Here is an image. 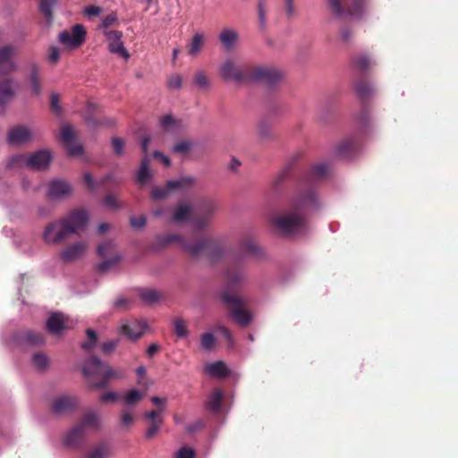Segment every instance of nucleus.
Here are the masks:
<instances>
[{
	"instance_id": "obj_27",
	"label": "nucleus",
	"mask_w": 458,
	"mask_h": 458,
	"mask_svg": "<svg viewBox=\"0 0 458 458\" xmlns=\"http://www.w3.org/2000/svg\"><path fill=\"white\" fill-rule=\"evenodd\" d=\"M356 150V143L352 139H345L336 148V155L341 157H350Z\"/></svg>"
},
{
	"instance_id": "obj_48",
	"label": "nucleus",
	"mask_w": 458,
	"mask_h": 458,
	"mask_svg": "<svg viewBox=\"0 0 458 458\" xmlns=\"http://www.w3.org/2000/svg\"><path fill=\"white\" fill-rule=\"evenodd\" d=\"M216 338L211 333H205L201 335L200 345L204 350L210 351L215 347Z\"/></svg>"
},
{
	"instance_id": "obj_30",
	"label": "nucleus",
	"mask_w": 458,
	"mask_h": 458,
	"mask_svg": "<svg viewBox=\"0 0 458 458\" xmlns=\"http://www.w3.org/2000/svg\"><path fill=\"white\" fill-rule=\"evenodd\" d=\"M195 178L192 176H182L177 180H170L166 182L169 190L190 189L195 183Z\"/></svg>"
},
{
	"instance_id": "obj_62",
	"label": "nucleus",
	"mask_w": 458,
	"mask_h": 458,
	"mask_svg": "<svg viewBox=\"0 0 458 458\" xmlns=\"http://www.w3.org/2000/svg\"><path fill=\"white\" fill-rule=\"evenodd\" d=\"M287 170L280 172L272 182V189L276 191L277 187L285 180L287 176Z\"/></svg>"
},
{
	"instance_id": "obj_49",
	"label": "nucleus",
	"mask_w": 458,
	"mask_h": 458,
	"mask_svg": "<svg viewBox=\"0 0 458 458\" xmlns=\"http://www.w3.org/2000/svg\"><path fill=\"white\" fill-rule=\"evenodd\" d=\"M114 244L112 241H105L98 246L97 252L101 258L112 253Z\"/></svg>"
},
{
	"instance_id": "obj_25",
	"label": "nucleus",
	"mask_w": 458,
	"mask_h": 458,
	"mask_svg": "<svg viewBox=\"0 0 458 458\" xmlns=\"http://www.w3.org/2000/svg\"><path fill=\"white\" fill-rule=\"evenodd\" d=\"M224 399V394L219 389H215L208 395V400L205 403V406L213 413H218L220 411L222 402Z\"/></svg>"
},
{
	"instance_id": "obj_44",
	"label": "nucleus",
	"mask_w": 458,
	"mask_h": 458,
	"mask_svg": "<svg viewBox=\"0 0 458 458\" xmlns=\"http://www.w3.org/2000/svg\"><path fill=\"white\" fill-rule=\"evenodd\" d=\"M160 126L165 131H173L178 127V122L171 114L160 118Z\"/></svg>"
},
{
	"instance_id": "obj_53",
	"label": "nucleus",
	"mask_w": 458,
	"mask_h": 458,
	"mask_svg": "<svg viewBox=\"0 0 458 458\" xmlns=\"http://www.w3.org/2000/svg\"><path fill=\"white\" fill-rule=\"evenodd\" d=\"M172 190H169L167 185L165 187H156L152 190L151 198L153 199H161L165 198Z\"/></svg>"
},
{
	"instance_id": "obj_35",
	"label": "nucleus",
	"mask_w": 458,
	"mask_h": 458,
	"mask_svg": "<svg viewBox=\"0 0 458 458\" xmlns=\"http://www.w3.org/2000/svg\"><path fill=\"white\" fill-rule=\"evenodd\" d=\"M257 134L260 141H268L274 138L272 127L267 122H260L258 124Z\"/></svg>"
},
{
	"instance_id": "obj_32",
	"label": "nucleus",
	"mask_w": 458,
	"mask_h": 458,
	"mask_svg": "<svg viewBox=\"0 0 458 458\" xmlns=\"http://www.w3.org/2000/svg\"><path fill=\"white\" fill-rule=\"evenodd\" d=\"M148 165L149 158L148 157H144L141 160L140 167L137 175V181L141 185L146 184L152 176Z\"/></svg>"
},
{
	"instance_id": "obj_15",
	"label": "nucleus",
	"mask_w": 458,
	"mask_h": 458,
	"mask_svg": "<svg viewBox=\"0 0 458 458\" xmlns=\"http://www.w3.org/2000/svg\"><path fill=\"white\" fill-rule=\"evenodd\" d=\"M88 250V243L84 241L75 242L64 248L59 254L62 261L68 263L81 258Z\"/></svg>"
},
{
	"instance_id": "obj_43",
	"label": "nucleus",
	"mask_w": 458,
	"mask_h": 458,
	"mask_svg": "<svg viewBox=\"0 0 458 458\" xmlns=\"http://www.w3.org/2000/svg\"><path fill=\"white\" fill-rule=\"evenodd\" d=\"M163 423L164 420L148 421V427L145 432V438L150 440L155 437L157 435Z\"/></svg>"
},
{
	"instance_id": "obj_59",
	"label": "nucleus",
	"mask_w": 458,
	"mask_h": 458,
	"mask_svg": "<svg viewBox=\"0 0 458 458\" xmlns=\"http://www.w3.org/2000/svg\"><path fill=\"white\" fill-rule=\"evenodd\" d=\"M119 340H111L102 344V352L106 354L112 353L117 347Z\"/></svg>"
},
{
	"instance_id": "obj_23",
	"label": "nucleus",
	"mask_w": 458,
	"mask_h": 458,
	"mask_svg": "<svg viewBox=\"0 0 458 458\" xmlns=\"http://www.w3.org/2000/svg\"><path fill=\"white\" fill-rule=\"evenodd\" d=\"M205 371L210 375L211 377H218V378H225L230 376L231 371L226 366V364L223 361H216L210 364H208L205 367Z\"/></svg>"
},
{
	"instance_id": "obj_24",
	"label": "nucleus",
	"mask_w": 458,
	"mask_h": 458,
	"mask_svg": "<svg viewBox=\"0 0 458 458\" xmlns=\"http://www.w3.org/2000/svg\"><path fill=\"white\" fill-rule=\"evenodd\" d=\"M85 432L82 425H75L64 436V442L65 445L75 446L83 439Z\"/></svg>"
},
{
	"instance_id": "obj_56",
	"label": "nucleus",
	"mask_w": 458,
	"mask_h": 458,
	"mask_svg": "<svg viewBox=\"0 0 458 458\" xmlns=\"http://www.w3.org/2000/svg\"><path fill=\"white\" fill-rule=\"evenodd\" d=\"M163 411H164V408L161 407L157 410L146 411L143 414V418L148 420V421L163 420V419L160 417V414Z\"/></svg>"
},
{
	"instance_id": "obj_6",
	"label": "nucleus",
	"mask_w": 458,
	"mask_h": 458,
	"mask_svg": "<svg viewBox=\"0 0 458 458\" xmlns=\"http://www.w3.org/2000/svg\"><path fill=\"white\" fill-rule=\"evenodd\" d=\"M82 372L90 380L91 386L95 388L105 387L110 378L116 377L115 371L96 356H92L86 360Z\"/></svg>"
},
{
	"instance_id": "obj_14",
	"label": "nucleus",
	"mask_w": 458,
	"mask_h": 458,
	"mask_svg": "<svg viewBox=\"0 0 458 458\" xmlns=\"http://www.w3.org/2000/svg\"><path fill=\"white\" fill-rule=\"evenodd\" d=\"M16 47L13 45L0 47V76L9 74L16 70L13 56Z\"/></svg>"
},
{
	"instance_id": "obj_8",
	"label": "nucleus",
	"mask_w": 458,
	"mask_h": 458,
	"mask_svg": "<svg viewBox=\"0 0 458 458\" xmlns=\"http://www.w3.org/2000/svg\"><path fill=\"white\" fill-rule=\"evenodd\" d=\"M217 209V204L214 199H204L200 200L192 214L191 223L197 230H204L208 228L215 213Z\"/></svg>"
},
{
	"instance_id": "obj_39",
	"label": "nucleus",
	"mask_w": 458,
	"mask_h": 458,
	"mask_svg": "<svg viewBox=\"0 0 458 458\" xmlns=\"http://www.w3.org/2000/svg\"><path fill=\"white\" fill-rule=\"evenodd\" d=\"M352 65L360 72H365L369 68L370 60L367 55H359L352 58Z\"/></svg>"
},
{
	"instance_id": "obj_11",
	"label": "nucleus",
	"mask_w": 458,
	"mask_h": 458,
	"mask_svg": "<svg viewBox=\"0 0 458 458\" xmlns=\"http://www.w3.org/2000/svg\"><path fill=\"white\" fill-rule=\"evenodd\" d=\"M103 34L108 42V50L110 53L119 55L125 60L130 58L131 55L122 41L123 36L122 31L106 30L103 31Z\"/></svg>"
},
{
	"instance_id": "obj_61",
	"label": "nucleus",
	"mask_w": 458,
	"mask_h": 458,
	"mask_svg": "<svg viewBox=\"0 0 458 458\" xmlns=\"http://www.w3.org/2000/svg\"><path fill=\"white\" fill-rule=\"evenodd\" d=\"M101 7L97 5H89L83 11L84 14L88 17L98 16L101 13Z\"/></svg>"
},
{
	"instance_id": "obj_36",
	"label": "nucleus",
	"mask_w": 458,
	"mask_h": 458,
	"mask_svg": "<svg viewBox=\"0 0 458 458\" xmlns=\"http://www.w3.org/2000/svg\"><path fill=\"white\" fill-rule=\"evenodd\" d=\"M238 35L234 30H225L220 33L219 38L226 49H231L237 40Z\"/></svg>"
},
{
	"instance_id": "obj_41",
	"label": "nucleus",
	"mask_w": 458,
	"mask_h": 458,
	"mask_svg": "<svg viewBox=\"0 0 458 458\" xmlns=\"http://www.w3.org/2000/svg\"><path fill=\"white\" fill-rule=\"evenodd\" d=\"M86 335H87L88 340L86 342H83L81 344V347L84 351H91L96 346V344L98 341V335H97L96 332L90 328L86 330Z\"/></svg>"
},
{
	"instance_id": "obj_55",
	"label": "nucleus",
	"mask_w": 458,
	"mask_h": 458,
	"mask_svg": "<svg viewBox=\"0 0 458 458\" xmlns=\"http://www.w3.org/2000/svg\"><path fill=\"white\" fill-rule=\"evenodd\" d=\"M59 95L57 93H52L50 98V107L51 110L55 113L56 115H60L62 114V107L59 105Z\"/></svg>"
},
{
	"instance_id": "obj_58",
	"label": "nucleus",
	"mask_w": 458,
	"mask_h": 458,
	"mask_svg": "<svg viewBox=\"0 0 458 458\" xmlns=\"http://www.w3.org/2000/svg\"><path fill=\"white\" fill-rule=\"evenodd\" d=\"M191 148V143L186 140H182L174 144V151L175 153L183 154L190 150Z\"/></svg>"
},
{
	"instance_id": "obj_22",
	"label": "nucleus",
	"mask_w": 458,
	"mask_h": 458,
	"mask_svg": "<svg viewBox=\"0 0 458 458\" xmlns=\"http://www.w3.org/2000/svg\"><path fill=\"white\" fill-rule=\"evenodd\" d=\"M240 248L246 254L256 257L258 259H264L266 257L263 249L256 243L251 238H244L240 242Z\"/></svg>"
},
{
	"instance_id": "obj_10",
	"label": "nucleus",
	"mask_w": 458,
	"mask_h": 458,
	"mask_svg": "<svg viewBox=\"0 0 458 458\" xmlns=\"http://www.w3.org/2000/svg\"><path fill=\"white\" fill-rule=\"evenodd\" d=\"M16 158L20 163L25 164L30 168L42 170L49 165L52 157L48 150L43 149L31 155L19 156Z\"/></svg>"
},
{
	"instance_id": "obj_54",
	"label": "nucleus",
	"mask_w": 458,
	"mask_h": 458,
	"mask_svg": "<svg viewBox=\"0 0 458 458\" xmlns=\"http://www.w3.org/2000/svg\"><path fill=\"white\" fill-rule=\"evenodd\" d=\"M112 145H113L114 152L117 156L123 155V148L125 146V141L123 139L117 138V137L112 138Z\"/></svg>"
},
{
	"instance_id": "obj_17",
	"label": "nucleus",
	"mask_w": 458,
	"mask_h": 458,
	"mask_svg": "<svg viewBox=\"0 0 458 458\" xmlns=\"http://www.w3.org/2000/svg\"><path fill=\"white\" fill-rule=\"evenodd\" d=\"M78 405V399L72 395H61L52 402V411L55 414L72 411Z\"/></svg>"
},
{
	"instance_id": "obj_31",
	"label": "nucleus",
	"mask_w": 458,
	"mask_h": 458,
	"mask_svg": "<svg viewBox=\"0 0 458 458\" xmlns=\"http://www.w3.org/2000/svg\"><path fill=\"white\" fill-rule=\"evenodd\" d=\"M110 449L107 444L100 443L89 449L84 458H108Z\"/></svg>"
},
{
	"instance_id": "obj_42",
	"label": "nucleus",
	"mask_w": 458,
	"mask_h": 458,
	"mask_svg": "<svg viewBox=\"0 0 458 458\" xmlns=\"http://www.w3.org/2000/svg\"><path fill=\"white\" fill-rule=\"evenodd\" d=\"M174 333L179 337H184L188 335V327L186 322L181 318H175L173 320Z\"/></svg>"
},
{
	"instance_id": "obj_38",
	"label": "nucleus",
	"mask_w": 458,
	"mask_h": 458,
	"mask_svg": "<svg viewBox=\"0 0 458 458\" xmlns=\"http://www.w3.org/2000/svg\"><path fill=\"white\" fill-rule=\"evenodd\" d=\"M76 134L73 127L70 124H64L61 129V140L65 145L73 143Z\"/></svg>"
},
{
	"instance_id": "obj_13",
	"label": "nucleus",
	"mask_w": 458,
	"mask_h": 458,
	"mask_svg": "<svg viewBox=\"0 0 458 458\" xmlns=\"http://www.w3.org/2000/svg\"><path fill=\"white\" fill-rule=\"evenodd\" d=\"M329 173V166L327 164L321 163L314 165L311 169L310 175L309 178L302 182L300 186L299 193L307 194L309 191H313L315 196L317 197L314 182L316 180H320L325 178Z\"/></svg>"
},
{
	"instance_id": "obj_33",
	"label": "nucleus",
	"mask_w": 458,
	"mask_h": 458,
	"mask_svg": "<svg viewBox=\"0 0 458 458\" xmlns=\"http://www.w3.org/2000/svg\"><path fill=\"white\" fill-rule=\"evenodd\" d=\"M20 339L21 341L33 346H39L45 342L43 335L34 331H26L22 333Z\"/></svg>"
},
{
	"instance_id": "obj_3",
	"label": "nucleus",
	"mask_w": 458,
	"mask_h": 458,
	"mask_svg": "<svg viewBox=\"0 0 458 458\" xmlns=\"http://www.w3.org/2000/svg\"><path fill=\"white\" fill-rule=\"evenodd\" d=\"M244 279V269L242 265V258L237 257L231 262L226 269V289L222 293L223 301L230 307L232 318L240 326L247 327L252 318L244 309L243 300L235 293L233 288Z\"/></svg>"
},
{
	"instance_id": "obj_40",
	"label": "nucleus",
	"mask_w": 458,
	"mask_h": 458,
	"mask_svg": "<svg viewBox=\"0 0 458 458\" xmlns=\"http://www.w3.org/2000/svg\"><path fill=\"white\" fill-rule=\"evenodd\" d=\"M143 397H144L143 392H140L137 389H131L124 395L123 400L127 405H133V404L139 403L140 401H141Z\"/></svg>"
},
{
	"instance_id": "obj_37",
	"label": "nucleus",
	"mask_w": 458,
	"mask_h": 458,
	"mask_svg": "<svg viewBox=\"0 0 458 458\" xmlns=\"http://www.w3.org/2000/svg\"><path fill=\"white\" fill-rule=\"evenodd\" d=\"M140 297L146 303L152 304L157 302L160 300L161 295L157 291L154 289L146 288L140 290Z\"/></svg>"
},
{
	"instance_id": "obj_51",
	"label": "nucleus",
	"mask_w": 458,
	"mask_h": 458,
	"mask_svg": "<svg viewBox=\"0 0 458 458\" xmlns=\"http://www.w3.org/2000/svg\"><path fill=\"white\" fill-rule=\"evenodd\" d=\"M120 259H121L120 256L118 254H115L114 257L99 263L98 266V270L99 272H106L110 267H112L113 266L117 264L120 261Z\"/></svg>"
},
{
	"instance_id": "obj_52",
	"label": "nucleus",
	"mask_w": 458,
	"mask_h": 458,
	"mask_svg": "<svg viewBox=\"0 0 458 458\" xmlns=\"http://www.w3.org/2000/svg\"><path fill=\"white\" fill-rule=\"evenodd\" d=\"M118 17L115 13H111L106 15L103 20L99 28L104 29V30H107L109 27L114 26L117 24Z\"/></svg>"
},
{
	"instance_id": "obj_34",
	"label": "nucleus",
	"mask_w": 458,
	"mask_h": 458,
	"mask_svg": "<svg viewBox=\"0 0 458 458\" xmlns=\"http://www.w3.org/2000/svg\"><path fill=\"white\" fill-rule=\"evenodd\" d=\"M77 425H82L84 432L86 428H97L99 425V417L95 411H88Z\"/></svg>"
},
{
	"instance_id": "obj_18",
	"label": "nucleus",
	"mask_w": 458,
	"mask_h": 458,
	"mask_svg": "<svg viewBox=\"0 0 458 458\" xmlns=\"http://www.w3.org/2000/svg\"><path fill=\"white\" fill-rule=\"evenodd\" d=\"M72 191V186L67 182L53 180L49 183L47 196L51 199H61L68 197Z\"/></svg>"
},
{
	"instance_id": "obj_28",
	"label": "nucleus",
	"mask_w": 458,
	"mask_h": 458,
	"mask_svg": "<svg viewBox=\"0 0 458 458\" xmlns=\"http://www.w3.org/2000/svg\"><path fill=\"white\" fill-rule=\"evenodd\" d=\"M56 3L57 0H40L38 9L40 13L45 17L46 22L48 25L53 21V13Z\"/></svg>"
},
{
	"instance_id": "obj_5",
	"label": "nucleus",
	"mask_w": 458,
	"mask_h": 458,
	"mask_svg": "<svg viewBox=\"0 0 458 458\" xmlns=\"http://www.w3.org/2000/svg\"><path fill=\"white\" fill-rule=\"evenodd\" d=\"M159 241L163 245L177 242L191 257L199 258L205 256L212 262L219 259L224 253V247L221 242L210 237H202L189 242L181 234L172 233L159 237Z\"/></svg>"
},
{
	"instance_id": "obj_50",
	"label": "nucleus",
	"mask_w": 458,
	"mask_h": 458,
	"mask_svg": "<svg viewBox=\"0 0 458 458\" xmlns=\"http://www.w3.org/2000/svg\"><path fill=\"white\" fill-rule=\"evenodd\" d=\"M34 365L39 369H45L48 365V358L42 352H37L32 358Z\"/></svg>"
},
{
	"instance_id": "obj_7",
	"label": "nucleus",
	"mask_w": 458,
	"mask_h": 458,
	"mask_svg": "<svg viewBox=\"0 0 458 458\" xmlns=\"http://www.w3.org/2000/svg\"><path fill=\"white\" fill-rule=\"evenodd\" d=\"M368 0H328L330 12L339 19L361 18Z\"/></svg>"
},
{
	"instance_id": "obj_12",
	"label": "nucleus",
	"mask_w": 458,
	"mask_h": 458,
	"mask_svg": "<svg viewBox=\"0 0 458 458\" xmlns=\"http://www.w3.org/2000/svg\"><path fill=\"white\" fill-rule=\"evenodd\" d=\"M86 30L83 25L76 24L72 31L64 30L59 34V41L72 47H79L85 41Z\"/></svg>"
},
{
	"instance_id": "obj_1",
	"label": "nucleus",
	"mask_w": 458,
	"mask_h": 458,
	"mask_svg": "<svg viewBox=\"0 0 458 458\" xmlns=\"http://www.w3.org/2000/svg\"><path fill=\"white\" fill-rule=\"evenodd\" d=\"M318 207V197L313 191L307 194L297 193L287 209L273 217L274 226L284 236L301 233L307 227V213Z\"/></svg>"
},
{
	"instance_id": "obj_64",
	"label": "nucleus",
	"mask_w": 458,
	"mask_h": 458,
	"mask_svg": "<svg viewBox=\"0 0 458 458\" xmlns=\"http://www.w3.org/2000/svg\"><path fill=\"white\" fill-rule=\"evenodd\" d=\"M195 452L192 448L182 447L177 452V458H194Z\"/></svg>"
},
{
	"instance_id": "obj_45",
	"label": "nucleus",
	"mask_w": 458,
	"mask_h": 458,
	"mask_svg": "<svg viewBox=\"0 0 458 458\" xmlns=\"http://www.w3.org/2000/svg\"><path fill=\"white\" fill-rule=\"evenodd\" d=\"M194 83L200 89H208L210 88V81L207 74L203 71H199L194 76Z\"/></svg>"
},
{
	"instance_id": "obj_19",
	"label": "nucleus",
	"mask_w": 458,
	"mask_h": 458,
	"mask_svg": "<svg viewBox=\"0 0 458 458\" xmlns=\"http://www.w3.org/2000/svg\"><path fill=\"white\" fill-rule=\"evenodd\" d=\"M31 138L30 131L24 126L12 128L8 133V142L11 145H20L28 142Z\"/></svg>"
},
{
	"instance_id": "obj_63",
	"label": "nucleus",
	"mask_w": 458,
	"mask_h": 458,
	"mask_svg": "<svg viewBox=\"0 0 458 458\" xmlns=\"http://www.w3.org/2000/svg\"><path fill=\"white\" fill-rule=\"evenodd\" d=\"M216 329L225 337V339L228 342V344H233V337L230 330L227 327H225L222 325H219V326H217Z\"/></svg>"
},
{
	"instance_id": "obj_20",
	"label": "nucleus",
	"mask_w": 458,
	"mask_h": 458,
	"mask_svg": "<svg viewBox=\"0 0 458 458\" xmlns=\"http://www.w3.org/2000/svg\"><path fill=\"white\" fill-rule=\"evenodd\" d=\"M15 96V91L13 88V80L4 79L0 81V114L4 112L5 106Z\"/></svg>"
},
{
	"instance_id": "obj_47",
	"label": "nucleus",
	"mask_w": 458,
	"mask_h": 458,
	"mask_svg": "<svg viewBox=\"0 0 458 458\" xmlns=\"http://www.w3.org/2000/svg\"><path fill=\"white\" fill-rule=\"evenodd\" d=\"M267 4L265 0H258V16L260 29L264 30L267 24Z\"/></svg>"
},
{
	"instance_id": "obj_29",
	"label": "nucleus",
	"mask_w": 458,
	"mask_h": 458,
	"mask_svg": "<svg viewBox=\"0 0 458 458\" xmlns=\"http://www.w3.org/2000/svg\"><path fill=\"white\" fill-rule=\"evenodd\" d=\"M192 208L189 205L180 204L175 208L171 220L175 223L183 222L192 216Z\"/></svg>"
},
{
	"instance_id": "obj_4",
	"label": "nucleus",
	"mask_w": 458,
	"mask_h": 458,
	"mask_svg": "<svg viewBox=\"0 0 458 458\" xmlns=\"http://www.w3.org/2000/svg\"><path fill=\"white\" fill-rule=\"evenodd\" d=\"M88 224L87 211L73 209L60 219L49 223L43 232V240L47 244L58 245L71 234L80 235L86 230Z\"/></svg>"
},
{
	"instance_id": "obj_16",
	"label": "nucleus",
	"mask_w": 458,
	"mask_h": 458,
	"mask_svg": "<svg viewBox=\"0 0 458 458\" xmlns=\"http://www.w3.org/2000/svg\"><path fill=\"white\" fill-rule=\"evenodd\" d=\"M147 327L146 321L133 319L123 324L120 332L131 341H137L143 335Z\"/></svg>"
},
{
	"instance_id": "obj_60",
	"label": "nucleus",
	"mask_w": 458,
	"mask_h": 458,
	"mask_svg": "<svg viewBox=\"0 0 458 458\" xmlns=\"http://www.w3.org/2000/svg\"><path fill=\"white\" fill-rule=\"evenodd\" d=\"M167 86L171 89H180L182 86V77L175 73L169 77Z\"/></svg>"
},
{
	"instance_id": "obj_9",
	"label": "nucleus",
	"mask_w": 458,
	"mask_h": 458,
	"mask_svg": "<svg viewBox=\"0 0 458 458\" xmlns=\"http://www.w3.org/2000/svg\"><path fill=\"white\" fill-rule=\"evenodd\" d=\"M355 90L361 104V111L358 119L362 126H366L369 122V114L366 103L372 96L374 89L365 80L360 79L355 84Z\"/></svg>"
},
{
	"instance_id": "obj_57",
	"label": "nucleus",
	"mask_w": 458,
	"mask_h": 458,
	"mask_svg": "<svg viewBox=\"0 0 458 458\" xmlns=\"http://www.w3.org/2000/svg\"><path fill=\"white\" fill-rule=\"evenodd\" d=\"M130 225L132 228L139 230L145 226L146 217L145 216H131L130 218Z\"/></svg>"
},
{
	"instance_id": "obj_46",
	"label": "nucleus",
	"mask_w": 458,
	"mask_h": 458,
	"mask_svg": "<svg viewBox=\"0 0 458 458\" xmlns=\"http://www.w3.org/2000/svg\"><path fill=\"white\" fill-rule=\"evenodd\" d=\"M202 43H203V37L200 34L196 33L193 36L191 44L189 45V50H188L189 54L191 55H197L202 47Z\"/></svg>"
},
{
	"instance_id": "obj_2",
	"label": "nucleus",
	"mask_w": 458,
	"mask_h": 458,
	"mask_svg": "<svg viewBox=\"0 0 458 458\" xmlns=\"http://www.w3.org/2000/svg\"><path fill=\"white\" fill-rule=\"evenodd\" d=\"M219 74L226 81L236 84L266 82L273 84L281 80L283 73L267 65L240 64L233 59L225 60L219 67Z\"/></svg>"
},
{
	"instance_id": "obj_26",
	"label": "nucleus",
	"mask_w": 458,
	"mask_h": 458,
	"mask_svg": "<svg viewBox=\"0 0 458 458\" xmlns=\"http://www.w3.org/2000/svg\"><path fill=\"white\" fill-rule=\"evenodd\" d=\"M65 324V318L62 313H53L47 321V329L48 332L57 335L64 328Z\"/></svg>"
},
{
	"instance_id": "obj_21",
	"label": "nucleus",
	"mask_w": 458,
	"mask_h": 458,
	"mask_svg": "<svg viewBox=\"0 0 458 458\" xmlns=\"http://www.w3.org/2000/svg\"><path fill=\"white\" fill-rule=\"evenodd\" d=\"M28 83L31 89L32 94L38 97L42 90V79L40 76V67L37 64L30 65V72L28 77Z\"/></svg>"
}]
</instances>
